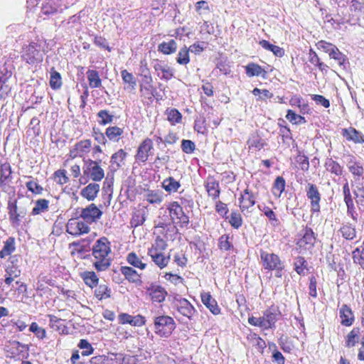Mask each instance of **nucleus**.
<instances>
[{
    "mask_svg": "<svg viewBox=\"0 0 364 364\" xmlns=\"http://www.w3.org/2000/svg\"><path fill=\"white\" fill-rule=\"evenodd\" d=\"M92 256L94 257L93 266L99 271H105L111 265L110 242L107 238L103 237L96 241L92 247Z\"/></svg>",
    "mask_w": 364,
    "mask_h": 364,
    "instance_id": "nucleus-1",
    "label": "nucleus"
},
{
    "mask_svg": "<svg viewBox=\"0 0 364 364\" xmlns=\"http://www.w3.org/2000/svg\"><path fill=\"white\" fill-rule=\"evenodd\" d=\"M176 326L173 318L169 316L161 315L154 318V332L161 338H168Z\"/></svg>",
    "mask_w": 364,
    "mask_h": 364,
    "instance_id": "nucleus-2",
    "label": "nucleus"
},
{
    "mask_svg": "<svg viewBox=\"0 0 364 364\" xmlns=\"http://www.w3.org/2000/svg\"><path fill=\"white\" fill-rule=\"evenodd\" d=\"M171 220L173 223L178 224L181 228L187 227L189 223V218L183 212V208L176 202L173 201L168 205Z\"/></svg>",
    "mask_w": 364,
    "mask_h": 364,
    "instance_id": "nucleus-3",
    "label": "nucleus"
},
{
    "mask_svg": "<svg viewBox=\"0 0 364 364\" xmlns=\"http://www.w3.org/2000/svg\"><path fill=\"white\" fill-rule=\"evenodd\" d=\"M21 58L27 63L33 65L43 61V54L37 43H31L23 48Z\"/></svg>",
    "mask_w": 364,
    "mask_h": 364,
    "instance_id": "nucleus-4",
    "label": "nucleus"
},
{
    "mask_svg": "<svg viewBox=\"0 0 364 364\" xmlns=\"http://www.w3.org/2000/svg\"><path fill=\"white\" fill-rule=\"evenodd\" d=\"M83 173L94 181H100L105 176L104 170L100 166L98 162L91 159L85 161Z\"/></svg>",
    "mask_w": 364,
    "mask_h": 364,
    "instance_id": "nucleus-5",
    "label": "nucleus"
},
{
    "mask_svg": "<svg viewBox=\"0 0 364 364\" xmlns=\"http://www.w3.org/2000/svg\"><path fill=\"white\" fill-rule=\"evenodd\" d=\"M66 231L72 235L79 236L88 233L90 228L87 223L79 218H71L66 225Z\"/></svg>",
    "mask_w": 364,
    "mask_h": 364,
    "instance_id": "nucleus-6",
    "label": "nucleus"
},
{
    "mask_svg": "<svg viewBox=\"0 0 364 364\" xmlns=\"http://www.w3.org/2000/svg\"><path fill=\"white\" fill-rule=\"evenodd\" d=\"M306 196L311 201V211L314 213L320 212L321 194L317 186L308 183L306 187Z\"/></svg>",
    "mask_w": 364,
    "mask_h": 364,
    "instance_id": "nucleus-7",
    "label": "nucleus"
},
{
    "mask_svg": "<svg viewBox=\"0 0 364 364\" xmlns=\"http://www.w3.org/2000/svg\"><path fill=\"white\" fill-rule=\"evenodd\" d=\"M261 259L264 269L269 270H282L283 265L279 257L273 253L261 252Z\"/></svg>",
    "mask_w": 364,
    "mask_h": 364,
    "instance_id": "nucleus-8",
    "label": "nucleus"
},
{
    "mask_svg": "<svg viewBox=\"0 0 364 364\" xmlns=\"http://www.w3.org/2000/svg\"><path fill=\"white\" fill-rule=\"evenodd\" d=\"M346 166L353 176V183L363 182L364 168L360 162L356 161L354 156H350Z\"/></svg>",
    "mask_w": 364,
    "mask_h": 364,
    "instance_id": "nucleus-9",
    "label": "nucleus"
},
{
    "mask_svg": "<svg viewBox=\"0 0 364 364\" xmlns=\"http://www.w3.org/2000/svg\"><path fill=\"white\" fill-rule=\"evenodd\" d=\"M240 210L244 213H251L250 208L253 207L256 203V195L249 188H245L239 198Z\"/></svg>",
    "mask_w": 364,
    "mask_h": 364,
    "instance_id": "nucleus-10",
    "label": "nucleus"
},
{
    "mask_svg": "<svg viewBox=\"0 0 364 364\" xmlns=\"http://www.w3.org/2000/svg\"><path fill=\"white\" fill-rule=\"evenodd\" d=\"M315 242V233L311 228H306L303 230L302 237L297 242V245L301 250H309L314 247Z\"/></svg>",
    "mask_w": 364,
    "mask_h": 364,
    "instance_id": "nucleus-11",
    "label": "nucleus"
},
{
    "mask_svg": "<svg viewBox=\"0 0 364 364\" xmlns=\"http://www.w3.org/2000/svg\"><path fill=\"white\" fill-rule=\"evenodd\" d=\"M102 215V212L94 203H92L82 209L80 216L86 223H92L100 219Z\"/></svg>",
    "mask_w": 364,
    "mask_h": 364,
    "instance_id": "nucleus-12",
    "label": "nucleus"
},
{
    "mask_svg": "<svg viewBox=\"0 0 364 364\" xmlns=\"http://www.w3.org/2000/svg\"><path fill=\"white\" fill-rule=\"evenodd\" d=\"M146 290L153 302L161 303L165 301L168 295L166 290L163 287L155 283H151L146 288Z\"/></svg>",
    "mask_w": 364,
    "mask_h": 364,
    "instance_id": "nucleus-13",
    "label": "nucleus"
},
{
    "mask_svg": "<svg viewBox=\"0 0 364 364\" xmlns=\"http://www.w3.org/2000/svg\"><path fill=\"white\" fill-rule=\"evenodd\" d=\"M153 67L161 80L168 81L174 76L173 69L162 61L155 60Z\"/></svg>",
    "mask_w": 364,
    "mask_h": 364,
    "instance_id": "nucleus-14",
    "label": "nucleus"
},
{
    "mask_svg": "<svg viewBox=\"0 0 364 364\" xmlns=\"http://www.w3.org/2000/svg\"><path fill=\"white\" fill-rule=\"evenodd\" d=\"M8 210L11 224L15 226L19 225L21 220L26 215V212L23 210H18L16 200L9 201Z\"/></svg>",
    "mask_w": 364,
    "mask_h": 364,
    "instance_id": "nucleus-15",
    "label": "nucleus"
},
{
    "mask_svg": "<svg viewBox=\"0 0 364 364\" xmlns=\"http://www.w3.org/2000/svg\"><path fill=\"white\" fill-rule=\"evenodd\" d=\"M125 359L120 354L102 355L92 358L90 364H122V360L124 361Z\"/></svg>",
    "mask_w": 364,
    "mask_h": 364,
    "instance_id": "nucleus-16",
    "label": "nucleus"
},
{
    "mask_svg": "<svg viewBox=\"0 0 364 364\" xmlns=\"http://www.w3.org/2000/svg\"><path fill=\"white\" fill-rule=\"evenodd\" d=\"M153 149L152 140L146 138L139 145L137 153L136 154V159L141 161L145 162L148 160L149 153Z\"/></svg>",
    "mask_w": 364,
    "mask_h": 364,
    "instance_id": "nucleus-17",
    "label": "nucleus"
},
{
    "mask_svg": "<svg viewBox=\"0 0 364 364\" xmlns=\"http://www.w3.org/2000/svg\"><path fill=\"white\" fill-rule=\"evenodd\" d=\"M91 146L92 143L90 139L82 140L75 144L74 147L70 149V156L73 159L77 156H82L90 152Z\"/></svg>",
    "mask_w": 364,
    "mask_h": 364,
    "instance_id": "nucleus-18",
    "label": "nucleus"
},
{
    "mask_svg": "<svg viewBox=\"0 0 364 364\" xmlns=\"http://www.w3.org/2000/svg\"><path fill=\"white\" fill-rule=\"evenodd\" d=\"M177 310L181 314L189 319H192L196 314V310L193 306L186 299L178 301Z\"/></svg>",
    "mask_w": 364,
    "mask_h": 364,
    "instance_id": "nucleus-19",
    "label": "nucleus"
},
{
    "mask_svg": "<svg viewBox=\"0 0 364 364\" xmlns=\"http://www.w3.org/2000/svg\"><path fill=\"white\" fill-rule=\"evenodd\" d=\"M154 88L152 85V77L147 70L146 73L143 75L142 82L140 85V91L148 99H151L154 96Z\"/></svg>",
    "mask_w": 364,
    "mask_h": 364,
    "instance_id": "nucleus-20",
    "label": "nucleus"
},
{
    "mask_svg": "<svg viewBox=\"0 0 364 364\" xmlns=\"http://www.w3.org/2000/svg\"><path fill=\"white\" fill-rule=\"evenodd\" d=\"M342 135L348 140L355 144L364 143V134L353 127L346 128L342 130Z\"/></svg>",
    "mask_w": 364,
    "mask_h": 364,
    "instance_id": "nucleus-21",
    "label": "nucleus"
},
{
    "mask_svg": "<svg viewBox=\"0 0 364 364\" xmlns=\"http://www.w3.org/2000/svg\"><path fill=\"white\" fill-rule=\"evenodd\" d=\"M341 323L345 326H350L354 321V316L351 309L346 304L342 305L339 310Z\"/></svg>",
    "mask_w": 364,
    "mask_h": 364,
    "instance_id": "nucleus-22",
    "label": "nucleus"
},
{
    "mask_svg": "<svg viewBox=\"0 0 364 364\" xmlns=\"http://www.w3.org/2000/svg\"><path fill=\"white\" fill-rule=\"evenodd\" d=\"M12 168L9 163L5 162L0 165V186L9 184L12 181Z\"/></svg>",
    "mask_w": 364,
    "mask_h": 364,
    "instance_id": "nucleus-23",
    "label": "nucleus"
},
{
    "mask_svg": "<svg viewBox=\"0 0 364 364\" xmlns=\"http://www.w3.org/2000/svg\"><path fill=\"white\" fill-rule=\"evenodd\" d=\"M100 191V185L97 183H90L82 188L80 195L89 201L94 200Z\"/></svg>",
    "mask_w": 364,
    "mask_h": 364,
    "instance_id": "nucleus-24",
    "label": "nucleus"
},
{
    "mask_svg": "<svg viewBox=\"0 0 364 364\" xmlns=\"http://www.w3.org/2000/svg\"><path fill=\"white\" fill-rule=\"evenodd\" d=\"M205 189L208 193V196L212 197L213 200H216L220 196V186L218 181L214 178H208L205 185Z\"/></svg>",
    "mask_w": 364,
    "mask_h": 364,
    "instance_id": "nucleus-25",
    "label": "nucleus"
},
{
    "mask_svg": "<svg viewBox=\"0 0 364 364\" xmlns=\"http://www.w3.org/2000/svg\"><path fill=\"white\" fill-rule=\"evenodd\" d=\"M201 300L203 304L210 309V311L215 315H218L220 312L216 301L211 296L208 292H203L201 294Z\"/></svg>",
    "mask_w": 364,
    "mask_h": 364,
    "instance_id": "nucleus-26",
    "label": "nucleus"
},
{
    "mask_svg": "<svg viewBox=\"0 0 364 364\" xmlns=\"http://www.w3.org/2000/svg\"><path fill=\"white\" fill-rule=\"evenodd\" d=\"M324 166L327 171L336 176H341L343 175V167L341 166L338 162L331 158H327L326 159Z\"/></svg>",
    "mask_w": 364,
    "mask_h": 364,
    "instance_id": "nucleus-27",
    "label": "nucleus"
},
{
    "mask_svg": "<svg viewBox=\"0 0 364 364\" xmlns=\"http://www.w3.org/2000/svg\"><path fill=\"white\" fill-rule=\"evenodd\" d=\"M148 255L151 257L153 262L161 269L165 267L170 260L169 256L165 257L162 252H155L153 250H148Z\"/></svg>",
    "mask_w": 364,
    "mask_h": 364,
    "instance_id": "nucleus-28",
    "label": "nucleus"
},
{
    "mask_svg": "<svg viewBox=\"0 0 364 364\" xmlns=\"http://www.w3.org/2000/svg\"><path fill=\"white\" fill-rule=\"evenodd\" d=\"M120 271L129 282L136 284L141 282L140 274L133 268L130 267H122Z\"/></svg>",
    "mask_w": 364,
    "mask_h": 364,
    "instance_id": "nucleus-29",
    "label": "nucleus"
},
{
    "mask_svg": "<svg viewBox=\"0 0 364 364\" xmlns=\"http://www.w3.org/2000/svg\"><path fill=\"white\" fill-rule=\"evenodd\" d=\"M144 197L151 204H160L164 200V194L160 190H152L148 191Z\"/></svg>",
    "mask_w": 364,
    "mask_h": 364,
    "instance_id": "nucleus-30",
    "label": "nucleus"
},
{
    "mask_svg": "<svg viewBox=\"0 0 364 364\" xmlns=\"http://www.w3.org/2000/svg\"><path fill=\"white\" fill-rule=\"evenodd\" d=\"M177 43L175 40L171 39L168 41H164L158 46V50L164 55H171L177 50Z\"/></svg>",
    "mask_w": 364,
    "mask_h": 364,
    "instance_id": "nucleus-31",
    "label": "nucleus"
},
{
    "mask_svg": "<svg viewBox=\"0 0 364 364\" xmlns=\"http://www.w3.org/2000/svg\"><path fill=\"white\" fill-rule=\"evenodd\" d=\"M353 188V194L356 203L358 205L364 206V181L352 183Z\"/></svg>",
    "mask_w": 364,
    "mask_h": 364,
    "instance_id": "nucleus-32",
    "label": "nucleus"
},
{
    "mask_svg": "<svg viewBox=\"0 0 364 364\" xmlns=\"http://www.w3.org/2000/svg\"><path fill=\"white\" fill-rule=\"evenodd\" d=\"M181 187V183L174 178L170 176L162 182V188L168 193H176Z\"/></svg>",
    "mask_w": 364,
    "mask_h": 364,
    "instance_id": "nucleus-33",
    "label": "nucleus"
},
{
    "mask_svg": "<svg viewBox=\"0 0 364 364\" xmlns=\"http://www.w3.org/2000/svg\"><path fill=\"white\" fill-rule=\"evenodd\" d=\"M123 129L117 127H109L106 129L105 135L112 141L118 142L123 134Z\"/></svg>",
    "mask_w": 364,
    "mask_h": 364,
    "instance_id": "nucleus-34",
    "label": "nucleus"
},
{
    "mask_svg": "<svg viewBox=\"0 0 364 364\" xmlns=\"http://www.w3.org/2000/svg\"><path fill=\"white\" fill-rule=\"evenodd\" d=\"M246 75L251 77L253 76H264L266 71L259 65L251 63L245 67Z\"/></svg>",
    "mask_w": 364,
    "mask_h": 364,
    "instance_id": "nucleus-35",
    "label": "nucleus"
},
{
    "mask_svg": "<svg viewBox=\"0 0 364 364\" xmlns=\"http://www.w3.org/2000/svg\"><path fill=\"white\" fill-rule=\"evenodd\" d=\"M87 77L91 88H100L102 86V80L97 70H88L87 71Z\"/></svg>",
    "mask_w": 364,
    "mask_h": 364,
    "instance_id": "nucleus-36",
    "label": "nucleus"
},
{
    "mask_svg": "<svg viewBox=\"0 0 364 364\" xmlns=\"http://www.w3.org/2000/svg\"><path fill=\"white\" fill-rule=\"evenodd\" d=\"M360 336L361 335L360 328H353L346 336V346L348 348L353 347L357 343L359 342Z\"/></svg>",
    "mask_w": 364,
    "mask_h": 364,
    "instance_id": "nucleus-37",
    "label": "nucleus"
},
{
    "mask_svg": "<svg viewBox=\"0 0 364 364\" xmlns=\"http://www.w3.org/2000/svg\"><path fill=\"white\" fill-rule=\"evenodd\" d=\"M58 11V5L56 0H46L43 4L41 12L44 15H53Z\"/></svg>",
    "mask_w": 364,
    "mask_h": 364,
    "instance_id": "nucleus-38",
    "label": "nucleus"
},
{
    "mask_svg": "<svg viewBox=\"0 0 364 364\" xmlns=\"http://www.w3.org/2000/svg\"><path fill=\"white\" fill-rule=\"evenodd\" d=\"M350 11L353 13V16L358 20L360 17L364 18V3L358 0H352L350 5Z\"/></svg>",
    "mask_w": 364,
    "mask_h": 364,
    "instance_id": "nucleus-39",
    "label": "nucleus"
},
{
    "mask_svg": "<svg viewBox=\"0 0 364 364\" xmlns=\"http://www.w3.org/2000/svg\"><path fill=\"white\" fill-rule=\"evenodd\" d=\"M259 44L265 50L272 51L277 57H282L284 55V50L277 46L271 44L266 40H262Z\"/></svg>",
    "mask_w": 364,
    "mask_h": 364,
    "instance_id": "nucleus-40",
    "label": "nucleus"
},
{
    "mask_svg": "<svg viewBox=\"0 0 364 364\" xmlns=\"http://www.w3.org/2000/svg\"><path fill=\"white\" fill-rule=\"evenodd\" d=\"M49 201L46 199H38L35 203V207L31 211L33 215H36L48 210Z\"/></svg>",
    "mask_w": 364,
    "mask_h": 364,
    "instance_id": "nucleus-41",
    "label": "nucleus"
},
{
    "mask_svg": "<svg viewBox=\"0 0 364 364\" xmlns=\"http://www.w3.org/2000/svg\"><path fill=\"white\" fill-rule=\"evenodd\" d=\"M111 294V289L106 284H100L95 290V296L99 300L110 298Z\"/></svg>",
    "mask_w": 364,
    "mask_h": 364,
    "instance_id": "nucleus-42",
    "label": "nucleus"
},
{
    "mask_svg": "<svg viewBox=\"0 0 364 364\" xmlns=\"http://www.w3.org/2000/svg\"><path fill=\"white\" fill-rule=\"evenodd\" d=\"M15 250V241L14 237H9L4 244L0 251V258L10 255Z\"/></svg>",
    "mask_w": 364,
    "mask_h": 364,
    "instance_id": "nucleus-43",
    "label": "nucleus"
},
{
    "mask_svg": "<svg viewBox=\"0 0 364 364\" xmlns=\"http://www.w3.org/2000/svg\"><path fill=\"white\" fill-rule=\"evenodd\" d=\"M127 153L123 149H119L114 153L111 157V164L114 169H117L121 166V164L124 160Z\"/></svg>",
    "mask_w": 364,
    "mask_h": 364,
    "instance_id": "nucleus-44",
    "label": "nucleus"
},
{
    "mask_svg": "<svg viewBox=\"0 0 364 364\" xmlns=\"http://www.w3.org/2000/svg\"><path fill=\"white\" fill-rule=\"evenodd\" d=\"M85 283L91 288L97 287L99 279L94 272H85L82 274Z\"/></svg>",
    "mask_w": 364,
    "mask_h": 364,
    "instance_id": "nucleus-45",
    "label": "nucleus"
},
{
    "mask_svg": "<svg viewBox=\"0 0 364 364\" xmlns=\"http://www.w3.org/2000/svg\"><path fill=\"white\" fill-rule=\"evenodd\" d=\"M286 182L283 177L278 176L276 178L273 188H272V193L274 196L277 197H280L283 191L285 188Z\"/></svg>",
    "mask_w": 364,
    "mask_h": 364,
    "instance_id": "nucleus-46",
    "label": "nucleus"
},
{
    "mask_svg": "<svg viewBox=\"0 0 364 364\" xmlns=\"http://www.w3.org/2000/svg\"><path fill=\"white\" fill-rule=\"evenodd\" d=\"M278 316L279 314L275 310H267L264 313L263 318H264L266 326H267L268 328H272L274 326V323L278 319Z\"/></svg>",
    "mask_w": 364,
    "mask_h": 364,
    "instance_id": "nucleus-47",
    "label": "nucleus"
},
{
    "mask_svg": "<svg viewBox=\"0 0 364 364\" xmlns=\"http://www.w3.org/2000/svg\"><path fill=\"white\" fill-rule=\"evenodd\" d=\"M127 261L129 264L140 269H144L146 267V264L142 262L141 259L134 252H130L127 255Z\"/></svg>",
    "mask_w": 364,
    "mask_h": 364,
    "instance_id": "nucleus-48",
    "label": "nucleus"
},
{
    "mask_svg": "<svg viewBox=\"0 0 364 364\" xmlns=\"http://www.w3.org/2000/svg\"><path fill=\"white\" fill-rule=\"evenodd\" d=\"M258 208L259 210L264 213V215L268 218L269 221L272 223L273 225H276L279 224V220L276 217V214L268 206L265 205H258Z\"/></svg>",
    "mask_w": 364,
    "mask_h": 364,
    "instance_id": "nucleus-49",
    "label": "nucleus"
},
{
    "mask_svg": "<svg viewBox=\"0 0 364 364\" xmlns=\"http://www.w3.org/2000/svg\"><path fill=\"white\" fill-rule=\"evenodd\" d=\"M339 231L342 236L348 240L354 239L356 236L355 229L349 224L343 225Z\"/></svg>",
    "mask_w": 364,
    "mask_h": 364,
    "instance_id": "nucleus-50",
    "label": "nucleus"
},
{
    "mask_svg": "<svg viewBox=\"0 0 364 364\" xmlns=\"http://www.w3.org/2000/svg\"><path fill=\"white\" fill-rule=\"evenodd\" d=\"M97 116L100 119L98 122L101 125H106L112 123L114 117L112 114L106 109L99 111Z\"/></svg>",
    "mask_w": 364,
    "mask_h": 364,
    "instance_id": "nucleus-51",
    "label": "nucleus"
},
{
    "mask_svg": "<svg viewBox=\"0 0 364 364\" xmlns=\"http://www.w3.org/2000/svg\"><path fill=\"white\" fill-rule=\"evenodd\" d=\"M247 144L250 149L260 150L265 144L264 140L257 135H254L247 141Z\"/></svg>",
    "mask_w": 364,
    "mask_h": 364,
    "instance_id": "nucleus-52",
    "label": "nucleus"
},
{
    "mask_svg": "<svg viewBox=\"0 0 364 364\" xmlns=\"http://www.w3.org/2000/svg\"><path fill=\"white\" fill-rule=\"evenodd\" d=\"M176 60L178 64L183 65H186L190 62L189 50L186 46H183L179 50Z\"/></svg>",
    "mask_w": 364,
    "mask_h": 364,
    "instance_id": "nucleus-53",
    "label": "nucleus"
},
{
    "mask_svg": "<svg viewBox=\"0 0 364 364\" xmlns=\"http://www.w3.org/2000/svg\"><path fill=\"white\" fill-rule=\"evenodd\" d=\"M353 259L355 263L358 264L364 269V241L360 248H356L353 252Z\"/></svg>",
    "mask_w": 364,
    "mask_h": 364,
    "instance_id": "nucleus-54",
    "label": "nucleus"
},
{
    "mask_svg": "<svg viewBox=\"0 0 364 364\" xmlns=\"http://www.w3.org/2000/svg\"><path fill=\"white\" fill-rule=\"evenodd\" d=\"M328 55L331 58L336 60L338 65L341 66L344 65L347 60L346 56L343 54L336 46L334 48H333Z\"/></svg>",
    "mask_w": 364,
    "mask_h": 364,
    "instance_id": "nucleus-55",
    "label": "nucleus"
},
{
    "mask_svg": "<svg viewBox=\"0 0 364 364\" xmlns=\"http://www.w3.org/2000/svg\"><path fill=\"white\" fill-rule=\"evenodd\" d=\"M121 76L123 82L128 84L127 88L135 89L136 82L132 73H129L127 70H123L121 72Z\"/></svg>",
    "mask_w": 364,
    "mask_h": 364,
    "instance_id": "nucleus-56",
    "label": "nucleus"
},
{
    "mask_svg": "<svg viewBox=\"0 0 364 364\" xmlns=\"http://www.w3.org/2000/svg\"><path fill=\"white\" fill-rule=\"evenodd\" d=\"M146 220L145 211L138 210L134 213L131 220V225L132 227H138L141 225Z\"/></svg>",
    "mask_w": 364,
    "mask_h": 364,
    "instance_id": "nucleus-57",
    "label": "nucleus"
},
{
    "mask_svg": "<svg viewBox=\"0 0 364 364\" xmlns=\"http://www.w3.org/2000/svg\"><path fill=\"white\" fill-rule=\"evenodd\" d=\"M50 85L53 89L55 90L60 88L62 85L60 75L53 68L50 72Z\"/></svg>",
    "mask_w": 364,
    "mask_h": 364,
    "instance_id": "nucleus-58",
    "label": "nucleus"
},
{
    "mask_svg": "<svg viewBox=\"0 0 364 364\" xmlns=\"http://www.w3.org/2000/svg\"><path fill=\"white\" fill-rule=\"evenodd\" d=\"M229 223L235 229H238L242 226V218L240 215L237 211H232L230 215Z\"/></svg>",
    "mask_w": 364,
    "mask_h": 364,
    "instance_id": "nucleus-59",
    "label": "nucleus"
},
{
    "mask_svg": "<svg viewBox=\"0 0 364 364\" xmlns=\"http://www.w3.org/2000/svg\"><path fill=\"white\" fill-rule=\"evenodd\" d=\"M286 118L293 124H303L306 122L305 118L301 115L296 114L294 111L289 109Z\"/></svg>",
    "mask_w": 364,
    "mask_h": 364,
    "instance_id": "nucleus-60",
    "label": "nucleus"
},
{
    "mask_svg": "<svg viewBox=\"0 0 364 364\" xmlns=\"http://www.w3.org/2000/svg\"><path fill=\"white\" fill-rule=\"evenodd\" d=\"M167 119L172 124L181 122L182 119L181 114L176 109H171L167 111Z\"/></svg>",
    "mask_w": 364,
    "mask_h": 364,
    "instance_id": "nucleus-61",
    "label": "nucleus"
},
{
    "mask_svg": "<svg viewBox=\"0 0 364 364\" xmlns=\"http://www.w3.org/2000/svg\"><path fill=\"white\" fill-rule=\"evenodd\" d=\"M78 347L82 349V355L87 356L92 353L94 349L91 344L85 339H81L78 343Z\"/></svg>",
    "mask_w": 364,
    "mask_h": 364,
    "instance_id": "nucleus-62",
    "label": "nucleus"
},
{
    "mask_svg": "<svg viewBox=\"0 0 364 364\" xmlns=\"http://www.w3.org/2000/svg\"><path fill=\"white\" fill-rule=\"evenodd\" d=\"M13 346L18 351V355H21L22 358H26L28 356L29 348L28 345L15 341L13 342Z\"/></svg>",
    "mask_w": 364,
    "mask_h": 364,
    "instance_id": "nucleus-63",
    "label": "nucleus"
},
{
    "mask_svg": "<svg viewBox=\"0 0 364 364\" xmlns=\"http://www.w3.org/2000/svg\"><path fill=\"white\" fill-rule=\"evenodd\" d=\"M219 247L224 251L230 250L233 245L230 241V237L228 235H223L219 238Z\"/></svg>",
    "mask_w": 364,
    "mask_h": 364,
    "instance_id": "nucleus-64",
    "label": "nucleus"
}]
</instances>
